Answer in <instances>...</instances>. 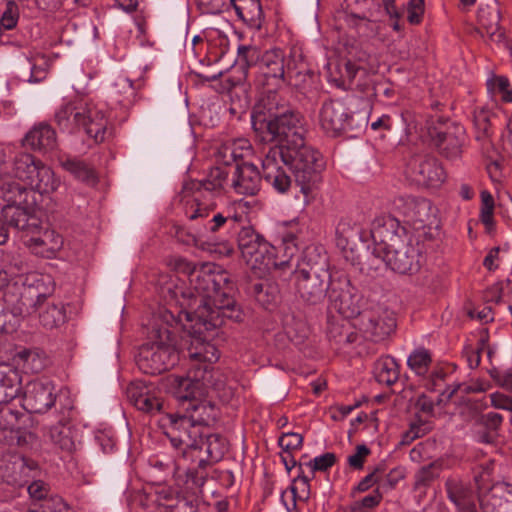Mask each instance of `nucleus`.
<instances>
[{
  "instance_id": "obj_1",
  "label": "nucleus",
  "mask_w": 512,
  "mask_h": 512,
  "mask_svg": "<svg viewBox=\"0 0 512 512\" xmlns=\"http://www.w3.org/2000/svg\"><path fill=\"white\" fill-rule=\"evenodd\" d=\"M170 265L175 271L189 276L190 288L178 287L171 277L167 280L168 276L159 280L160 294L170 306L169 310L173 306L177 311L212 304L232 316L229 309L235 306V286L226 271L212 270L208 265L198 269L182 257L172 259Z\"/></svg>"
},
{
  "instance_id": "obj_2",
  "label": "nucleus",
  "mask_w": 512,
  "mask_h": 512,
  "mask_svg": "<svg viewBox=\"0 0 512 512\" xmlns=\"http://www.w3.org/2000/svg\"><path fill=\"white\" fill-rule=\"evenodd\" d=\"M229 313L232 316L224 313V309L210 304L194 309L165 310L161 316L167 325L180 324L187 332L185 345L187 355L193 363L191 366L204 368L207 365L208 370L216 371L212 364L219 359L220 353L211 339L216 328L222 324V318L240 317L236 305L229 309Z\"/></svg>"
},
{
  "instance_id": "obj_3",
  "label": "nucleus",
  "mask_w": 512,
  "mask_h": 512,
  "mask_svg": "<svg viewBox=\"0 0 512 512\" xmlns=\"http://www.w3.org/2000/svg\"><path fill=\"white\" fill-rule=\"evenodd\" d=\"M302 165L298 173L294 157H286L280 148H269L262 159V177L278 193H286L292 184L286 167L292 171L296 185L304 196V203L309 204L316 196L318 185L321 182V173L324 169L323 159L308 162L302 157Z\"/></svg>"
},
{
  "instance_id": "obj_4",
  "label": "nucleus",
  "mask_w": 512,
  "mask_h": 512,
  "mask_svg": "<svg viewBox=\"0 0 512 512\" xmlns=\"http://www.w3.org/2000/svg\"><path fill=\"white\" fill-rule=\"evenodd\" d=\"M254 130L266 133L262 136L264 141H277L278 145L271 148H280L286 157H294V166L298 173L302 165V157L313 163L315 159H323L321 154L304 142V118L296 110L289 108L275 118H258L254 123Z\"/></svg>"
},
{
  "instance_id": "obj_5",
  "label": "nucleus",
  "mask_w": 512,
  "mask_h": 512,
  "mask_svg": "<svg viewBox=\"0 0 512 512\" xmlns=\"http://www.w3.org/2000/svg\"><path fill=\"white\" fill-rule=\"evenodd\" d=\"M54 121L62 132L75 134L83 130L96 143L103 142L109 134L105 111L84 97L62 103L55 110Z\"/></svg>"
},
{
  "instance_id": "obj_6",
  "label": "nucleus",
  "mask_w": 512,
  "mask_h": 512,
  "mask_svg": "<svg viewBox=\"0 0 512 512\" xmlns=\"http://www.w3.org/2000/svg\"><path fill=\"white\" fill-rule=\"evenodd\" d=\"M238 62L246 67L258 66L260 73L267 81V85L279 88L283 84L302 88V83L306 78H311L309 74L293 72L290 67L285 69V55L279 48H274L261 52L255 46H239Z\"/></svg>"
},
{
  "instance_id": "obj_7",
  "label": "nucleus",
  "mask_w": 512,
  "mask_h": 512,
  "mask_svg": "<svg viewBox=\"0 0 512 512\" xmlns=\"http://www.w3.org/2000/svg\"><path fill=\"white\" fill-rule=\"evenodd\" d=\"M169 325L152 324L149 341L143 344L137 356L139 369L149 375H157L173 367L179 358Z\"/></svg>"
},
{
  "instance_id": "obj_8",
  "label": "nucleus",
  "mask_w": 512,
  "mask_h": 512,
  "mask_svg": "<svg viewBox=\"0 0 512 512\" xmlns=\"http://www.w3.org/2000/svg\"><path fill=\"white\" fill-rule=\"evenodd\" d=\"M315 252L316 249H307L301 267L295 271L297 293L310 305L323 301L329 292L328 284L332 281L327 268V258L318 254V260L313 261Z\"/></svg>"
},
{
  "instance_id": "obj_9",
  "label": "nucleus",
  "mask_w": 512,
  "mask_h": 512,
  "mask_svg": "<svg viewBox=\"0 0 512 512\" xmlns=\"http://www.w3.org/2000/svg\"><path fill=\"white\" fill-rule=\"evenodd\" d=\"M0 193L6 204L1 209L5 221L21 232V236L40 224L28 208L29 191L7 175H0Z\"/></svg>"
},
{
  "instance_id": "obj_10",
  "label": "nucleus",
  "mask_w": 512,
  "mask_h": 512,
  "mask_svg": "<svg viewBox=\"0 0 512 512\" xmlns=\"http://www.w3.org/2000/svg\"><path fill=\"white\" fill-rule=\"evenodd\" d=\"M220 377L219 371L208 370L207 365L204 368L191 366L186 376L169 375L165 387L185 407L189 402L207 396L210 388L220 389Z\"/></svg>"
},
{
  "instance_id": "obj_11",
  "label": "nucleus",
  "mask_w": 512,
  "mask_h": 512,
  "mask_svg": "<svg viewBox=\"0 0 512 512\" xmlns=\"http://www.w3.org/2000/svg\"><path fill=\"white\" fill-rule=\"evenodd\" d=\"M228 180V171L223 167H214L210 170L206 179L202 181H193L185 186V193L189 190L193 192L191 198L188 195L184 199V213L186 217L191 220H198V218H206L210 213L215 210V203H205L202 198L204 193H219L223 190L225 183Z\"/></svg>"
},
{
  "instance_id": "obj_12",
  "label": "nucleus",
  "mask_w": 512,
  "mask_h": 512,
  "mask_svg": "<svg viewBox=\"0 0 512 512\" xmlns=\"http://www.w3.org/2000/svg\"><path fill=\"white\" fill-rule=\"evenodd\" d=\"M13 177L19 180L21 186L40 194H49L57 190L60 181L52 169L44 165L29 153H19L13 162Z\"/></svg>"
},
{
  "instance_id": "obj_13",
  "label": "nucleus",
  "mask_w": 512,
  "mask_h": 512,
  "mask_svg": "<svg viewBox=\"0 0 512 512\" xmlns=\"http://www.w3.org/2000/svg\"><path fill=\"white\" fill-rule=\"evenodd\" d=\"M38 312L39 321L46 329H53L66 321L65 308L61 303L48 301L45 293L38 292L29 287L21 294L13 313L21 317H27Z\"/></svg>"
},
{
  "instance_id": "obj_14",
  "label": "nucleus",
  "mask_w": 512,
  "mask_h": 512,
  "mask_svg": "<svg viewBox=\"0 0 512 512\" xmlns=\"http://www.w3.org/2000/svg\"><path fill=\"white\" fill-rule=\"evenodd\" d=\"M170 427L166 432L173 447L182 451L178 459V466L182 461L192 458L198 451V445L204 431L195 424L187 415L169 414Z\"/></svg>"
},
{
  "instance_id": "obj_15",
  "label": "nucleus",
  "mask_w": 512,
  "mask_h": 512,
  "mask_svg": "<svg viewBox=\"0 0 512 512\" xmlns=\"http://www.w3.org/2000/svg\"><path fill=\"white\" fill-rule=\"evenodd\" d=\"M372 253L377 258L409 239L405 227L392 215L377 216L371 223Z\"/></svg>"
},
{
  "instance_id": "obj_16",
  "label": "nucleus",
  "mask_w": 512,
  "mask_h": 512,
  "mask_svg": "<svg viewBox=\"0 0 512 512\" xmlns=\"http://www.w3.org/2000/svg\"><path fill=\"white\" fill-rule=\"evenodd\" d=\"M328 299L330 308L344 318H355L362 315V294L352 285L346 275H341L331 281Z\"/></svg>"
},
{
  "instance_id": "obj_17",
  "label": "nucleus",
  "mask_w": 512,
  "mask_h": 512,
  "mask_svg": "<svg viewBox=\"0 0 512 512\" xmlns=\"http://www.w3.org/2000/svg\"><path fill=\"white\" fill-rule=\"evenodd\" d=\"M21 240L31 253L48 259L56 257L64 244L63 237L54 229L43 226L41 221L36 228L24 233Z\"/></svg>"
},
{
  "instance_id": "obj_18",
  "label": "nucleus",
  "mask_w": 512,
  "mask_h": 512,
  "mask_svg": "<svg viewBox=\"0 0 512 512\" xmlns=\"http://www.w3.org/2000/svg\"><path fill=\"white\" fill-rule=\"evenodd\" d=\"M405 173L413 182L425 186H437L445 179L444 170L438 160L426 154L412 156Z\"/></svg>"
},
{
  "instance_id": "obj_19",
  "label": "nucleus",
  "mask_w": 512,
  "mask_h": 512,
  "mask_svg": "<svg viewBox=\"0 0 512 512\" xmlns=\"http://www.w3.org/2000/svg\"><path fill=\"white\" fill-rule=\"evenodd\" d=\"M57 399L56 386L49 380H34L27 383L23 393V408L30 413H45Z\"/></svg>"
},
{
  "instance_id": "obj_20",
  "label": "nucleus",
  "mask_w": 512,
  "mask_h": 512,
  "mask_svg": "<svg viewBox=\"0 0 512 512\" xmlns=\"http://www.w3.org/2000/svg\"><path fill=\"white\" fill-rule=\"evenodd\" d=\"M381 258L394 272L399 274H413L420 269V252L413 245L411 237L397 247L384 253Z\"/></svg>"
},
{
  "instance_id": "obj_21",
  "label": "nucleus",
  "mask_w": 512,
  "mask_h": 512,
  "mask_svg": "<svg viewBox=\"0 0 512 512\" xmlns=\"http://www.w3.org/2000/svg\"><path fill=\"white\" fill-rule=\"evenodd\" d=\"M352 117L345 103L340 100H329L323 103L319 122L324 132L330 136H338L351 128Z\"/></svg>"
},
{
  "instance_id": "obj_22",
  "label": "nucleus",
  "mask_w": 512,
  "mask_h": 512,
  "mask_svg": "<svg viewBox=\"0 0 512 512\" xmlns=\"http://www.w3.org/2000/svg\"><path fill=\"white\" fill-rule=\"evenodd\" d=\"M433 145L439 153L448 159H457L462 153L465 131L461 125L453 124L444 130L434 129L430 132Z\"/></svg>"
},
{
  "instance_id": "obj_23",
  "label": "nucleus",
  "mask_w": 512,
  "mask_h": 512,
  "mask_svg": "<svg viewBox=\"0 0 512 512\" xmlns=\"http://www.w3.org/2000/svg\"><path fill=\"white\" fill-rule=\"evenodd\" d=\"M276 250V247L267 241L262 243V245H260V247L256 249L252 253V256L247 258L245 262L258 277L262 278L271 273L272 270L284 269L290 264L289 259L279 261L276 255Z\"/></svg>"
},
{
  "instance_id": "obj_24",
  "label": "nucleus",
  "mask_w": 512,
  "mask_h": 512,
  "mask_svg": "<svg viewBox=\"0 0 512 512\" xmlns=\"http://www.w3.org/2000/svg\"><path fill=\"white\" fill-rule=\"evenodd\" d=\"M261 174L256 165L249 162L237 164L231 180V188L243 196H254L260 191Z\"/></svg>"
},
{
  "instance_id": "obj_25",
  "label": "nucleus",
  "mask_w": 512,
  "mask_h": 512,
  "mask_svg": "<svg viewBox=\"0 0 512 512\" xmlns=\"http://www.w3.org/2000/svg\"><path fill=\"white\" fill-rule=\"evenodd\" d=\"M358 325L366 338L377 342L394 330L395 321L393 318L383 317L376 312H366L360 316Z\"/></svg>"
},
{
  "instance_id": "obj_26",
  "label": "nucleus",
  "mask_w": 512,
  "mask_h": 512,
  "mask_svg": "<svg viewBox=\"0 0 512 512\" xmlns=\"http://www.w3.org/2000/svg\"><path fill=\"white\" fill-rule=\"evenodd\" d=\"M448 498L459 511L477 512L473 492L462 479L451 477L445 483Z\"/></svg>"
},
{
  "instance_id": "obj_27",
  "label": "nucleus",
  "mask_w": 512,
  "mask_h": 512,
  "mask_svg": "<svg viewBox=\"0 0 512 512\" xmlns=\"http://www.w3.org/2000/svg\"><path fill=\"white\" fill-rule=\"evenodd\" d=\"M276 88L267 89L264 95L259 99L252 114V125L258 118H275L281 112L287 111L290 107L287 102L278 95Z\"/></svg>"
},
{
  "instance_id": "obj_28",
  "label": "nucleus",
  "mask_w": 512,
  "mask_h": 512,
  "mask_svg": "<svg viewBox=\"0 0 512 512\" xmlns=\"http://www.w3.org/2000/svg\"><path fill=\"white\" fill-rule=\"evenodd\" d=\"M71 405H65L61 408V418L56 425L49 429V437L51 441L65 451H72L75 447L73 440V431L70 426Z\"/></svg>"
},
{
  "instance_id": "obj_29",
  "label": "nucleus",
  "mask_w": 512,
  "mask_h": 512,
  "mask_svg": "<svg viewBox=\"0 0 512 512\" xmlns=\"http://www.w3.org/2000/svg\"><path fill=\"white\" fill-rule=\"evenodd\" d=\"M24 142L33 150L52 151L57 147L56 132L50 125L40 123L26 134Z\"/></svg>"
},
{
  "instance_id": "obj_30",
  "label": "nucleus",
  "mask_w": 512,
  "mask_h": 512,
  "mask_svg": "<svg viewBox=\"0 0 512 512\" xmlns=\"http://www.w3.org/2000/svg\"><path fill=\"white\" fill-rule=\"evenodd\" d=\"M127 395L130 402L140 411L153 414L162 410L163 401L147 387L132 384L127 389Z\"/></svg>"
},
{
  "instance_id": "obj_31",
  "label": "nucleus",
  "mask_w": 512,
  "mask_h": 512,
  "mask_svg": "<svg viewBox=\"0 0 512 512\" xmlns=\"http://www.w3.org/2000/svg\"><path fill=\"white\" fill-rule=\"evenodd\" d=\"M185 415H187L193 422L199 425L202 430L217 419V409L215 405L205 397H199L194 401L189 402L184 407Z\"/></svg>"
},
{
  "instance_id": "obj_32",
  "label": "nucleus",
  "mask_w": 512,
  "mask_h": 512,
  "mask_svg": "<svg viewBox=\"0 0 512 512\" xmlns=\"http://www.w3.org/2000/svg\"><path fill=\"white\" fill-rule=\"evenodd\" d=\"M236 15L251 28L260 29L263 23V12L260 0H229Z\"/></svg>"
},
{
  "instance_id": "obj_33",
  "label": "nucleus",
  "mask_w": 512,
  "mask_h": 512,
  "mask_svg": "<svg viewBox=\"0 0 512 512\" xmlns=\"http://www.w3.org/2000/svg\"><path fill=\"white\" fill-rule=\"evenodd\" d=\"M240 206V203L232 202L219 212L213 210L208 216L209 219L205 222L204 228L211 233H216L227 224L240 223L243 219V214L237 212V208ZM200 219L204 220L207 217Z\"/></svg>"
},
{
  "instance_id": "obj_34",
  "label": "nucleus",
  "mask_w": 512,
  "mask_h": 512,
  "mask_svg": "<svg viewBox=\"0 0 512 512\" xmlns=\"http://www.w3.org/2000/svg\"><path fill=\"white\" fill-rule=\"evenodd\" d=\"M21 389L20 377L16 370L0 365V405L17 397Z\"/></svg>"
},
{
  "instance_id": "obj_35",
  "label": "nucleus",
  "mask_w": 512,
  "mask_h": 512,
  "mask_svg": "<svg viewBox=\"0 0 512 512\" xmlns=\"http://www.w3.org/2000/svg\"><path fill=\"white\" fill-rule=\"evenodd\" d=\"M48 61L42 54H36L26 58L20 65V76L22 80L37 83L42 81L47 74Z\"/></svg>"
},
{
  "instance_id": "obj_36",
  "label": "nucleus",
  "mask_w": 512,
  "mask_h": 512,
  "mask_svg": "<svg viewBox=\"0 0 512 512\" xmlns=\"http://www.w3.org/2000/svg\"><path fill=\"white\" fill-rule=\"evenodd\" d=\"M265 242V238L250 225L242 226L237 233V244L244 261Z\"/></svg>"
},
{
  "instance_id": "obj_37",
  "label": "nucleus",
  "mask_w": 512,
  "mask_h": 512,
  "mask_svg": "<svg viewBox=\"0 0 512 512\" xmlns=\"http://www.w3.org/2000/svg\"><path fill=\"white\" fill-rule=\"evenodd\" d=\"M265 242V238L250 225L242 226L237 233V244L244 261Z\"/></svg>"
},
{
  "instance_id": "obj_38",
  "label": "nucleus",
  "mask_w": 512,
  "mask_h": 512,
  "mask_svg": "<svg viewBox=\"0 0 512 512\" xmlns=\"http://www.w3.org/2000/svg\"><path fill=\"white\" fill-rule=\"evenodd\" d=\"M373 373L378 383L390 386L399 379V365L393 357L383 356L375 362Z\"/></svg>"
},
{
  "instance_id": "obj_39",
  "label": "nucleus",
  "mask_w": 512,
  "mask_h": 512,
  "mask_svg": "<svg viewBox=\"0 0 512 512\" xmlns=\"http://www.w3.org/2000/svg\"><path fill=\"white\" fill-rule=\"evenodd\" d=\"M496 120L497 116L488 109L479 108L474 111L473 122L478 141L489 139L492 136V127Z\"/></svg>"
},
{
  "instance_id": "obj_40",
  "label": "nucleus",
  "mask_w": 512,
  "mask_h": 512,
  "mask_svg": "<svg viewBox=\"0 0 512 512\" xmlns=\"http://www.w3.org/2000/svg\"><path fill=\"white\" fill-rule=\"evenodd\" d=\"M205 449L210 462L220 461L228 450L227 440L219 434H209L205 441L201 438L198 450Z\"/></svg>"
},
{
  "instance_id": "obj_41",
  "label": "nucleus",
  "mask_w": 512,
  "mask_h": 512,
  "mask_svg": "<svg viewBox=\"0 0 512 512\" xmlns=\"http://www.w3.org/2000/svg\"><path fill=\"white\" fill-rule=\"evenodd\" d=\"M61 165L66 171L82 182L90 185L97 182L95 171L84 161L76 158H66L62 160Z\"/></svg>"
},
{
  "instance_id": "obj_42",
  "label": "nucleus",
  "mask_w": 512,
  "mask_h": 512,
  "mask_svg": "<svg viewBox=\"0 0 512 512\" xmlns=\"http://www.w3.org/2000/svg\"><path fill=\"white\" fill-rule=\"evenodd\" d=\"M404 214L414 223L424 224L429 219L430 202L425 199L407 198Z\"/></svg>"
},
{
  "instance_id": "obj_43",
  "label": "nucleus",
  "mask_w": 512,
  "mask_h": 512,
  "mask_svg": "<svg viewBox=\"0 0 512 512\" xmlns=\"http://www.w3.org/2000/svg\"><path fill=\"white\" fill-rule=\"evenodd\" d=\"M360 236V229L350 220H341L336 227V245L346 250Z\"/></svg>"
},
{
  "instance_id": "obj_44",
  "label": "nucleus",
  "mask_w": 512,
  "mask_h": 512,
  "mask_svg": "<svg viewBox=\"0 0 512 512\" xmlns=\"http://www.w3.org/2000/svg\"><path fill=\"white\" fill-rule=\"evenodd\" d=\"M481 207H480V220L484 224L486 230L491 232L494 229V199L491 193L484 190L480 194Z\"/></svg>"
},
{
  "instance_id": "obj_45",
  "label": "nucleus",
  "mask_w": 512,
  "mask_h": 512,
  "mask_svg": "<svg viewBox=\"0 0 512 512\" xmlns=\"http://www.w3.org/2000/svg\"><path fill=\"white\" fill-rule=\"evenodd\" d=\"M488 90L493 94H500L502 101L512 102V87L508 78L504 76H494L487 81Z\"/></svg>"
},
{
  "instance_id": "obj_46",
  "label": "nucleus",
  "mask_w": 512,
  "mask_h": 512,
  "mask_svg": "<svg viewBox=\"0 0 512 512\" xmlns=\"http://www.w3.org/2000/svg\"><path fill=\"white\" fill-rule=\"evenodd\" d=\"M431 363V356L429 352L425 349L415 350L407 360V364L411 370H413L418 375H423L426 373L429 365Z\"/></svg>"
},
{
  "instance_id": "obj_47",
  "label": "nucleus",
  "mask_w": 512,
  "mask_h": 512,
  "mask_svg": "<svg viewBox=\"0 0 512 512\" xmlns=\"http://www.w3.org/2000/svg\"><path fill=\"white\" fill-rule=\"evenodd\" d=\"M440 465L433 462L421 467L415 474V486H427L431 484L440 474Z\"/></svg>"
},
{
  "instance_id": "obj_48",
  "label": "nucleus",
  "mask_w": 512,
  "mask_h": 512,
  "mask_svg": "<svg viewBox=\"0 0 512 512\" xmlns=\"http://www.w3.org/2000/svg\"><path fill=\"white\" fill-rule=\"evenodd\" d=\"M489 376L493 379L496 385L507 392L512 393V370H500L492 367L488 370Z\"/></svg>"
},
{
  "instance_id": "obj_49",
  "label": "nucleus",
  "mask_w": 512,
  "mask_h": 512,
  "mask_svg": "<svg viewBox=\"0 0 512 512\" xmlns=\"http://www.w3.org/2000/svg\"><path fill=\"white\" fill-rule=\"evenodd\" d=\"M19 18V10L14 0H8L6 9L0 18V29L10 30L13 29Z\"/></svg>"
},
{
  "instance_id": "obj_50",
  "label": "nucleus",
  "mask_w": 512,
  "mask_h": 512,
  "mask_svg": "<svg viewBox=\"0 0 512 512\" xmlns=\"http://www.w3.org/2000/svg\"><path fill=\"white\" fill-rule=\"evenodd\" d=\"M381 500L382 494L376 489L361 500L355 501L351 505V512H364V509H373L380 504Z\"/></svg>"
},
{
  "instance_id": "obj_51",
  "label": "nucleus",
  "mask_w": 512,
  "mask_h": 512,
  "mask_svg": "<svg viewBox=\"0 0 512 512\" xmlns=\"http://www.w3.org/2000/svg\"><path fill=\"white\" fill-rule=\"evenodd\" d=\"M279 446L285 451L290 452L291 450L299 449L303 443V437L301 434L288 432L284 433L279 438Z\"/></svg>"
},
{
  "instance_id": "obj_52",
  "label": "nucleus",
  "mask_w": 512,
  "mask_h": 512,
  "mask_svg": "<svg viewBox=\"0 0 512 512\" xmlns=\"http://www.w3.org/2000/svg\"><path fill=\"white\" fill-rule=\"evenodd\" d=\"M488 14L491 16V19L486 20L485 11H480L479 13V21L481 25L486 29V32L490 35L496 34L499 29V21L500 15L497 8H493Z\"/></svg>"
},
{
  "instance_id": "obj_53",
  "label": "nucleus",
  "mask_w": 512,
  "mask_h": 512,
  "mask_svg": "<svg viewBox=\"0 0 512 512\" xmlns=\"http://www.w3.org/2000/svg\"><path fill=\"white\" fill-rule=\"evenodd\" d=\"M336 462V456L334 453L327 452L323 455L315 457L309 462V466L312 471H326L332 467Z\"/></svg>"
},
{
  "instance_id": "obj_54",
  "label": "nucleus",
  "mask_w": 512,
  "mask_h": 512,
  "mask_svg": "<svg viewBox=\"0 0 512 512\" xmlns=\"http://www.w3.org/2000/svg\"><path fill=\"white\" fill-rule=\"evenodd\" d=\"M424 14V0H409L407 19L411 24H419Z\"/></svg>"
},
{
  "instance_id": "obj_55",
  "label": "nucleus",
  "mask_w": 512,
  "mask_h": 512,
  "mask_svg": "<svg viewBox=\"0 0 512 512\" xmlns=\"http://www.w3.org/2000/svg\"><path fill=\"white\" fill-rule=\"evenodd\" d=\"M43 512H71L67 503L59 496H52L44 500Z\"/></svg>"
},
{
  "instance_id": "obj_56",
  "label": "nucleus",
  "mask_w": 512,
  "mask_h": 512,
  "mask_svg": "<svg viewBox=\"0 0 512 512\" xmlns=\"http://www.w3.org/2000/svg\"><path fill=\"white\" fill-rule=\"evenodd\" d=\"M491 406L512 413V397L501 392L490 394Z\"/></svg>"
},
{
  "instance_id": "obj_57",
  "label": "nucleus",
  "mask_w": 512,
  "mask_h": 512,
  "mask_svg": "<svg viewBox=\"0 0 512 512\" xmlns=\"http://www.w3.org/2000/svg\"><path fill=\"white\" fill-rule=\"evenodd\" d=\"M370 454V450L366 445H358L356 452L348 457V463L355 469H361L365 458Z\"/></svg>"
},
{
  "instance_id": "obj_58",
  "label": "nucleus",
  "mask_w": 512,
  "mask_h": 512,
  "mask_svg": "<svg viewBox=\"0 0 512 512\" xmlns=\"http://www.w3.org/2000/svg\"><path fill=\"white\" fill-rule=\"evenodd\" d=\"M18 420V412L5 406L0 408V427L2 429L12 428Z\"/></svg>"
},
{
  "instance_id": "obj_59",
  "label": "nucleus",
  "mask_w": 512,
  "mask_h": 512,
  "mask_svg": "<svg viewBox=\"0 0 512 512\" xmlns=\"http://www.w3.org/2000/svg\"><path fill=\"white\" fill-rule=\"evenodd\" d=\"M158 505L164 506L167 508H172L173 504L172 502L176 501L174 498V492L169 487H160L156 490V500Z\"/></svg>"
},
{
  "instance_id": "obj_60",
  "label": "nucleus",
  "mask_w": 512,
  "mask_h": 512,
  "mask_svg": "<svg viewBox=\"0 0 512 512\" xmlns=\"http://www.w3.org/2000/svg\"><path fill=\"white\" fill-rule=\"evenodd\" d=\"M501 147L503 152L512 158V119L508 118L501 135Z\"/></svg>"
},
{
  "instance_id": "obj_61",
  "label": "nucleus",
  "mask_w": 512,
  "mask_h": 512,
  "mask_svg": "<svg viewBox=\"0 0 512 512\" xmlns=\"http://www.w3.org/2000/svg\"><path fill=\"white\" fill-rule=\"evenodd\" d=\"M434 405V400L426 394L419 395L415 403L416 409L427 417H431L433 415Z\"/></svg>"
},
{
  "instance_id": "obj_62",
  "label": "nucleus",
  "mask_w": 512,
  "mask_h": 512,
  "mask_svg": "<svg viewBox=\"0 0 512 512\" xmlns=\"http://www.w3.org/2000/svg\"><path fill=\"white\" fill-rule=\"evenodd\" d=\"M229 147L233 152H235V161L237 162L239 159L244 158L251 152V145L245 139H238L233 141L232 143H228Z\"/></svg>"
},
{
  "instance_id": "obj_63",
  "label": "nucleus",
  "mask_w": 512,
  "mask_h": 512,
  "mask_svg": "<svg viewBox=\"0 0 512 512\" xmlns=\"http://www.w3.org/2000/svg\"><path fill=\"white\" fill-rule=\"evenodd\" d=\"M278 298V292L275 286L268 284L265 288L264 292L258 296L256 300L259 304H261L265 308H269L270 305L274 304Z\"/></svg>"
},
{
  "instance_id": "obj_64",
  "label": "nucleus",
  "mask_w": 512,
  "mask_h": 512,
  "mask_svg": "<svg viewBox=\"0 0 512 512\" xmlns=\"http://www.w3.org/2000/svg\"><path fill=\"white\" fill-rule=\"evenodd\" d=\"M28 493L35 500H43L48 493V486L41 480L34 481L28 486Z\"/></svg>"
}]
</instances>
